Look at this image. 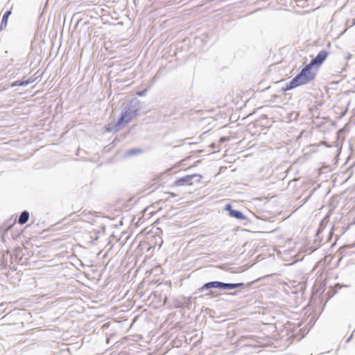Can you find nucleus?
Listing matches in <instances>:
<instances>
[{"label":"nucleus","instance_id":"f257e3e1","mask_svg":"<svg viewBox=\"0 0 355 355\" xmlns=\"http://www.w3.org/2000/svg\"><path fill=\"white\" fill-rule=\"evenodd\" d=\"M317 71L318 69L309 62L296 76L303 85H306L315 78Z\"/></svg>","mask_w":355,"mask_h":355},{"label":"nucleus","instance_id":"f03ea898","mask_svg":"<svg viewBox=\"0 0 355 355\" xmlns=\"http://www.w3.org/2000/svg\"><path fill=\"white\" fill-rule=\"evenodd\" d=\"M244 286L243 283H236V284H227L223 283L220 282H208L202 286L201 290L209 289L212 288H224V289H233L239 287H242Z\"/></svg>","mask_w":355,"mask_h":355},{"label":"nucleus","instance_id":"7ed1b4c3","mask_svg":"<svg viewBox=\"0 0 355 355\" xmlns=\"http://www.w3.org/2000/svg\"><path fill=\"white\" fill-rule=\"evenodd\" d=\"M132 118L131 112H124L121 114L117 122L110 124V130H119L123 128Z\"/></svg>","mask_w":355,"mask_h":355},{"label":"nucleus","instance_id":"20e7f679","mask_svg":"<svg viewBox=\"0 0 355 355\" xmlns=\"http://www.w3.org/2000/svg\"><path fill=\"white\" fill-rule=\"evenodd\" d=\"M196 179L197 182H200L202 179V175L200 174H193L189 175H186L183 178H179L176 180L174 182L175 186H191L193 184V180Z\"/></svg>","mask_w":355,"mask_h":355},{"label":"nucleus","instance_id":"39448f33","mask_svg":"<svg viewBox=\"0 0 355 355\" xmlns=\"http://www.w3.org/2000/svg\"><path fill=\"white\" fill-rule=\"evenodd\" d=\"M139 103V101L137 98H134L131 100H128L122 103L121 109L122 111H138L139 107H137V105Z\"/></svg>","mask_w":355,"mask_h":355},{"label":"nucleus","instance_id":"423d86ee","mask_svg":"<svg viewBox=\"0 0 355 355\" xmlns=\"http://www.w3.org/2000/svg\"><path fill=\"white\" fill-rule=\"evenodd\" d=\"M329 53L327 51H321L318 53L315 58L311 60V63L313 64L318 69L322 63L325 60Z\"/></svg>","mask_w":355,"mask_h":355},{"label":"nucleus","instance_id":"0eeeda50","mask_svg":"<svg viewBox=\"0 0 355 355\" xmlns=\"http://www.w3.org/2000/svg\"><path fill=\"white\" fill-rule=\"evenodd\" d=\"M302 83L300 81L299 78L295 76L288 83H286L285 87L283 88L284 91L292 89L297 86L302 85Z\"/></svg>","mask_w":355,"mask_h":355},{"label":"nucleus","instance_id":"6e6552de","mask_svg":"<svg viewBox=\"0 0 355 355\" xmlns=\"http://www.w3.org/2000/svg\"><path fill=\"white\" fill-rule=\"evenodd\" d=\"M225 209L229 211L230 215L232 217H234L237 219L245 218V216L241 211L232 209L230 205H227Z\"/></svg>","mask_w":355,"mask_h":355},{"label":"nucleus","instance_id":"1a4fd4ad","mask_svg":"<svg viewBox=\"0 0 355 355\" xmlns=\"http://www.w3.org/2000/svg\"><path fill=\"white\" fill-rule=\"evenodd\" d=\"M10 14H11V10H7L3 14L2 19H1V22L0 24V30H3V29L6 28V27L7 26L8 19V17L10 15Z\"/></svg>","mask_w":355,"mask_h":355},{"label":"nucleus","instance_id":"9d476101","mask_svg":"<svg viewBox=\"0 0 355 355\" xmlns=\"http://www.w3.org/2000/svg\"><path fill=\"white\" fill-rule=\"evenodd\" d=\"M29 218V213L27 211H24L19 216V223L21 225L25 224Z\"/></svg>","mask_w":355,"mask_h":355},{"label":"nucleus","instance_id":"9b49d317","mask_svg":"<svg viewBox=\"0 0 355 355\" xmlns=\"http://www.w3.org/2000/svg\"><path fill=\"white\" fill-rule=\"evenodd\" d=\"M31 82L28 80H19L12 83L11 87L15 86H26Z\"/></svg>","mask_w":355,"mask_h":355},{"label":"nucleus","instance_id":"f8f14e48","mask_svg":"<svg viewBox=\"0 0 355 355\" xmlns=\"http://www.w3.org/2000/svg\"><path fill=\"white\" fill-rule=\"evenodd\" d=\"M236 136L233 135V136H229V137H223L220 139V142H223V141H229L230 139H232L234 138H235Z\"/></svg>","mask_w":355,"mask_h":355},{"label":"nucleus","instance_id":"ddd939ff","mask_svg":"<svg viewBox=\"0 0 355 355\" xmlns=\"http://www.w3.org/2000/svg\"><path fill=\"white\" fill-rule=\"evenodd\" d=\"M236 136L233 135V136H229V137H223L220 139V142H223V141H229L230 139H232L234 138H235Z\"/></svg>","mask_w":355,"mask_h":355},{"label":"nucleus","instance_id":"4468645a","mask_svg":"<svg viewBox=\"0 0 355 355\" xmlns=\"http://www.w3.org/2000/svg\"><path fill=\"white\" fill-rule=\"evenodd\" d=\"M355 24V18L352 20V22H349V21H347L346 25L348 26V27H351Z\"/></svg>","mask_w":355,"mask_h":355},{"label":"nucleus","instance_id":"2eb2a0df","mask_svg":"<svg viewBox=\"0 0 355 355\" xmlns=\"http://www.w3.org/2000/svg\"><path fill=\"white\" fill-rule=\"evenodd\" d=\"M146 93V89L138 92L137 94L139 96H145Z\"/></svg>","mask_w":355,"mask_h":355},{"label":"nucleus","instance_id":"dca6fc26","mask_svg":"<svg viewBox=\"0 0 355 355\" xmlns=\"http://www.w3.org/2000/svg\"><path fill=\"white\" fill-rule=\"evenodd\" d=\"M252 284H253V282H252L248 283L246 286L249 287V286H250Z\"/></svg>","mask_w":355,"mask_h":355},{"label":"nucleus","instance_id":"f3484780","mask_svg":"<svg viewBox=\"0 0 355 355\" xmlns=\"http://www.w3.org/2000/svg\"><path fill=\"white\" fill-rule=\"evenodd\" d=\"M343 129L340 130L338 131V135H340V134L343 132Z\"/></svg>","mask_w":355,"mask_h":355}]
</instances>
